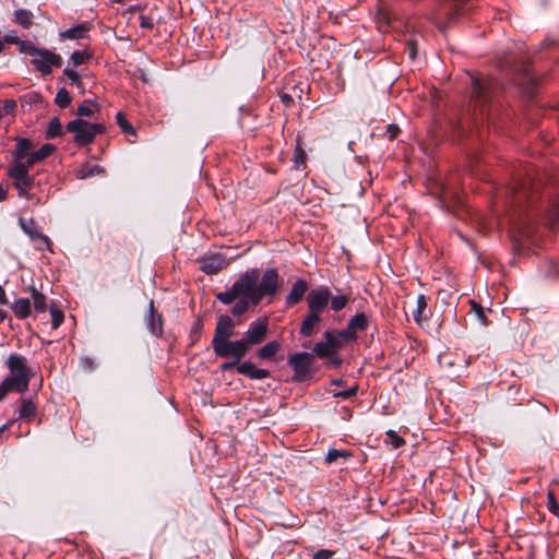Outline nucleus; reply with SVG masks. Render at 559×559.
I'll use <instances>...</instances> for the list:
<instances>
[{
	"instance_id": "nucleus-20",
	"label": "nucleus",
	"mask_w": 559,
	"mask_h": 559,
	"mask_svg": "<svg viewBox=\"0 0 559 559\" xmlns=\"http://www.w3.org/2000/svg\"><path fill=\"white\" fill-rule=\"evenodd\" d=\"M100 107L97 102L85 99L76 109V115L80 117H91L99 111Z\"/></svg>"
},
{
	"instance_id": "nucleus-34",
	"label": "nucleus",
	"mask_w": 559,
	"mask_h": 559,
	"mask_svg": "<svg viewBox=\"0 0 559 559\" xmlns=\"http://www.w3.org/2000/svg\"><path fill=\"white\" fill-rule=\"evenodd\" d=\"M56 103L61 108H67L71 104V95L66 88H60L56 95Z\"/></svg>"
},
{
	"instance_id": "nucleus-62",
	"label": "nucleus",
	"mask_w": 559,
	"mask_h": 559,
	"mask_svg": "<svg viewBox=\"0 0 559 559\" xmlns=\"http://www.w3.org/2000/svg\"><path fill=\"white\" fill-rule=\"evenodd\" d=\"M7 198V191L0 186V201Z\"/></svg>"
},
{
	"instance_id": "nucleus-10",
	"label": "nucleus",
	"mask_w": 559,
	"mask_h": 559,
	"mask_svg": "<svg viewBox=\"0 0 559 559\" xmlns=\"http://www.w3.org/2000/svg\"><path fill=\"white\" fill-rule=\"evenodd\" d=\"M234 322L233 320L227 316L219 317L215 334L212 340V346L215 347L224 342L229 341V338L234 335Z\"/></svg>"
},
{
	"instance_id": "nucleus-26",
	"label": "nucleus",
	"mask_w": 559,
	"mask_h": 559,
	"mask_svg": "<svg viewBox=\"0 0 559 559\" xmlns=\"http://www.w3.org/2000/svg\"><path fill=\"white\" fill-rule=\"evenodd\" d=\"M33 185H34V178L14 180V187L19 191V195L21 198H26V199L31 198L28 191L33 187Z\"/></svg>"
},
{
	"instance_id": "nucleus-18",
	"label": "nucleus",
	"mask_w": 559,
	"mask_h": 559,
	"mask_svg": "<svg viewBox=\"0 0 559 559\" xmlns=\"http://www.w3.org/2000/svg\"><path fill=\"white\" fill-rule=\"evenodd\" d=\"M31 309H32L31 301L25 298H20L17 300H15V302L12 306V310H13L14 314L20 319L27 318L31 313Z\"/></svg>"
},
{
	"instance_id": "nucleus-49",
	"label": "nucleus",
	"mask_w": 559,
	"mask_h": 559,
	"mask_svg": "<svg viewBox=\"0 0 559 559\" xmlns=\"http://www.w3.org/2000/svg\"><path fill=\"white\" fill-rule=\"evenodd\" d=\"M336 335L340 336L341 342H343V341L348 342V341L356 340V334L352 330H349L348 326H346V329H344L343 331L337 332Z\"/></svg>"
},
{
	"instance_id": "nucleus-44",
	"label": "nucleus",
	"mask_w": 559,
	"mask_h": 559,
	"mask_svg": "<svg viewBox=\"0 0 559 559\" xmlns=\"http://www.w3.org/2000/svg\"><path fill=\"white\" fill-rule=\"evenodd\" d=\"M64 74L68 76V79L71 81L73 85H75L78 88L83 90V83L78 72L67 68L64 69Z\"/></svg>"
},
{
	"instance_id": "nucleus-37",
	"label": "nucleus",
	"mask_w": 559,
	"mask_h": 559,
	"mask_svg": "<svg viewBox=\"0 0 559 559\" xmlns=\"http://www.w3.org/2000/svg\"><path fill=\"white\" fill-rule=\"evenodd\" d=\"M50 316H51V326L52 329H58L61 323L63 322V313L61 310L55 308V307H51L50 308Z\"/></svg>"
},
{
	"instance_id": "nucleus-25",
	"label": "nucleus",
	"mask_w": 559,
	"mask_h": 559,
	"mask_svg": "<svg viewBox=\"0 0 559 559\" xmlns=\"http://www.w3.org/2000/svg\"><path fill=\"white\" fill-rule=\"evenodd\" d=\"M32 144L27 139H19L16 143V148L14 151L15 159H26L31 154L28 151L31 150Z\"/></svg>"
},
{
	"instance_id": "nucleus-50",
	"label": "nucleus",
	"mask_w": 559,
	"mask_h": 559,
	"mask_svg": "<svg viewBox=\"0 0 559 559\" xmlns=\"http://www.w3.org/2000/svg\"><path fill=\"white\" fill-rule=\"evenodd\" d=\"M20 51L23 53H28L31 56L34 55V52L38 49L36 48L32 43L29 41H20Z\"/></svg>"
},
{
	"instance_id": "nucleus-12",
	"label": "nucleus",
	"mask_w": 559,
	"mask_h": 559,
	"mask_svg": "<svg viewBox=\"0 0 559 559\" xmlns=\"http://www.w3.org/2000/svg\"><path fill=\"white\" fill-rule=\"evenodd\" d=\"M19 224L22 230L33 240V241H43V245L47 248L50 246L49 238L41 234L33 219L25 221L24 218L19 219Z\"/></svg>"
},
{
	"instance_id": "nucleus-42",
	"label": "nucleus",
	"mask_w": 559,
	"mask_h": 559,
	"mask_svg": "<svg viewBox=\"0 0 559 559\" xmlns=\"http://www.w3.org/2000/svg\"><path fill=\"white\" fill-rule=\"evenodd\" d=\"M347 297L346 296H334L332 299H331V307L334 311H340L342 310L343 308H345L346 304H347Z\"/></svg>"
},
{
	"instance_id": "nucleus-51",
	"label": "nucleus",
	"mask_w": 559,
	"mask_h": 559,
	"mask_svg": "<svg viewBox=\"0 0 559 559\" xmlns=\"http://www.w3.org/2000/svg\"><path fill=\"white\" fill-rule=\"evenodd\" d=\"M305 159H306L305 152L300 147H297L295 150V156H294L296 166L299 167L300 165H302L305 163Z\"/></svg>"
},
{
	"instance_id": "nucleus-40",
	"label": "nucleus",
	"mask_w": 559,
	"mask_h": 559,
	"mask_svg": "<svg viewBox=\"0 0 559 559\" xmlns=\"http://www.w3.org/2000/svg\"><path fill=\"white\" fill-rule=\"evenodd\" d=\"M249 301L250 300L247 298H243V299H240L239 301H237L231 309L233 314L240 316L243 312H246L249 308Z\"/></svg>"
},
{
	"instance_id": "nucleus-2",
	"label": "nucleus",
	"mask_w": 559,
	"mask_h": 559,
	"mask_svg": "<svg viewBox=\"0 0 559 559\" xmlns=\"http://www.w3.org/2000/svg\"><path fill=\"white\" fill-rule=\"evenodd\" d=\"M260 280V272L257 269L246 271L234 283L235 290L238 292L239 297L249 299L253 306H257L259 300L258 283Z\"/></svg>"
},
{
	"instance_id": "nucleus-58",
	"label": "nucleus",
	"mask_w": 559,
	"mask_h": 559,
	"mask_svg": "<svg viewBox=\"0 0 559 559\" xmlns=\"http://www.w3.org/2000/svg\"><path fill=\"white\" fill-rule=\"evenodd\" d=\"M141 26L142 27H152L153 24H152V22H151V20L148 17L142 16L141 17Z\"/></svg>"
},
{
	"instance_id": "nucleus-27",
	"label": "nucleus",
	"mask_w": 559,
	"mask_h": 559,
	"mask_svg": "<svg viewBox=\"0 0 559 559\" xmlns=\"http://www.w3.org/2000/svg\"><path fill=\"white\" fill-rule=\"evenodd\" d=\"M29 289L35 310L38 312H45L47 309L46 297L33 286H31Z\"/></svg>"
},
{
	"instance_id": "nucleus-11",
	"label": "nucleus",
	"mask_w": 559,
	"mask_h": 559,
	"mask_svg": "<svg viewBox=\"0 0 559 559\" xmlns=\"http://www.w3.org/2000/svg\"><path fill=\"white\" fill-rule=\"evenodd\" d=\"M227 266V260L221 254H212L201 260V269L206 274H215Z\"/></svg>"
},
{
	"instance_id": "nucleus-48",
	"label": "nucleus",
	"mask_w": 559,
	"mask_h": 559,
	"mask_svg": "<svg viewBox=\"0 0 559 559\" xmlns=\"http://www.w3.org/2000/svg\"><path fill=\"white\" fill-rule=\"evenodd\" d=\"M87 58H88V56L85 52L79 51V50H75L71 55V60L74 66L83 64Z\"/></svg>"
},
{
	"instance_id": "nucleus-47",
	"label": "nucleus",
	"mask_w": 559,
	"mask_h": 559,
	"mask_svg": "<svg viewBox=\"0 0 559 559\" xmlns=\"http://www.w3.org/2000/svg\"><path fill=\"white\" fill-rule=\"evenodd\" d=\"M15 107L16 103L13 99L4 100L3 105L0 107L2 117L12 114Z\"/></svg>"
},
{
	"instance_id": "nucleus-16",
	"label": "nucleus",
	"mask_w": 559,
	"mask_h": 559,
	"mask_svg": "<svg viewBox=\"0 0 559 559\" xmlns=\"http://www.w3.org/2000/svg\"><path fill=\"white\" fill-rule=\"evenodd\" d=\"M146 325L148 331L153 335H160L163 328H162V317L160 314L156 313L154 310V301H150V313L146 319Z\"/></svg>"
},
{
	"instance_id": "nucleus-53",
	"label": "nucleus",
	"mask_w": 559,
	"mask_h": 559,
	"mask_svg": "<svg viewBox=\"0 0 559 559\" xmlns=\"http://www.w3.org/2000/svg\"><path fill=\"white\" fill-rule=\"evenodd\" d=\"M3 41L4 44H19L20 40H19V37L16 35L15 32H10L9 34H7L4 37H3Z\"/></svg>"
},
{
	"instance_id": "nucleus-46",
	"label": "nucleus",
	"mask_w": 559,
	"mask_h": 559,
	"mask_svg": "<svg viewBox=\"0 0 559 559\" xmlns=\"http://www.w3.org/2000/svg\"><path fill=\"white\" fill-rule=\"evenodd\" d=\"M357 390H358V386L354 385L344 391H335L333 393V395L335 397H342L343 400H347V399H350L352 396H354L357 393Z\"/></svg>"
},
{
	"instance_id": "nucleus-56",
	"label": "nucleus",
	"mask_w": 559,
	"mask_h": 559,
	"mask_svg": "<svg viewBox=\"0 0 559 559\" xmlns=\"http://www.w3.org/2000/svg\"><path fill=\"white\" fill-rule=\"evenodd\" d=\"M13 391L8 382L2 381L0 384V401L9 393Z\"/></svg>"
},
{
	"instance_id": "nucleus-14",
	"label": "nucleus",
	"mask_w": 559,
	"mask_h": 559,
	"mask_svg": "<svg viewBox=\"0 0 559 559\" xmlns=\"http://www.w3.org/2000/svg\"><path fill=\"white\" fill-rule=\"evenodd\" d=\"M32 165H28V162L24 159H15L13 164L9 167V176L14 179H31L32 177L28 175V168Z\"/></svg>"
},
{
	"instance_id": "nucleus-33",
	"label": "nucleus",
	"mask_w": 559,
	"mask_h": 559,
	"mask_svg": "<svg viewBox=\"0 0 559 559\" xmlns=\"http://www.w3.org/2000/svg\"><path fill=\"white\" fill-rule=\"evenodd\" d=\"M324 337L329 343V346L332 348L334 353H336L342 347V342L340 341V336L336 335L335 332L326 331L324 333Z\"/></svg>"
},
{
	"instance_id": "nucleus-43",
	"label": "nucleus",
	"mask_w": 559,
	"mask_h": 559,
	"mask_svg": "<svg viewBox=\"0 0 559 559\" xmlns=\"http://www.w3.org/2000/svg\"><path fill=\"white\" fill-rule=\"evenodd\" d=\"M386 436L389 438L391 445L394 449H399L405 443V441L394 430H389L386 432Z\"/></svg>"
},
{
	"instance_id": "nucleus-5",
	"label": "nucleus",
	"mask_w": 559,
	"mask_h": 559,
	"mask_svg": "<svg viewBox=\"0 0 559 559\" xmlns=\"http://www.w3.org/2000/svg\"><path fill=\"white\" fill-rule=\"evenodd\" d=\"M213 349L216 356L218 357L233 358L238 361H241V359L247 355L250 348L248 347L243 338H241L237 341L224 342L213 347Z\"/></svg>"
},
{
	"instance_id": "nucleus-32",
	"label": "nucleus",
	"mask_w": 559,
	"mask_h": 559,
	"mask_svg": "<svg viewBox=\"0 0 559 559\" xmlns=\"http://www.w3.org/2000/svg\"><path fill=\"white\" fill-rule=\"evenodd\" d=\"M217 299L221 300L225 305H229L234 302L238 297V292L235 290V286L233 285L229 290L217 294Z\"/></svg>"
},
{
	"instance_id": "nucleus-38",
	"label": "nucleus",
	"mask_w": 559,
	"mask_h": 559,
	"mask_svg": "<svg viewBox=\"0 0 559 559\" xmlns=\"http://www.w3.org/2000/svg\"><path fill=\"white\" fill-rule=\"evenodd\" d=\"M546 507L549 510V512L559 516V506L552 491H548L547 493Z\"/></svg>"
},
{
	"instance_id": "nucleus-17",
	"label": "nucleus",
	"mask_w": 559,
	"mask_h": 559,
	"mask_svg": "<svg viewBox=\"0 0 559 559\" xmlns=\"http://www.w3.org/2000/svg\"><path fill=\"white\" fill-rule=\"evenodd\" d=\"M320 320V316L308 313V316L301 322L300 333L304 336H311L314 333V328L318 325Z\"/></svg>"
},
{
	"instance_id": "nucleus-35",
	"label": "nucleus",
	"mask_w": 559,
	"mask_h": 559,
	"mask_svg": "<svg viewBox=\"0 0 559 559\" xmlns=\"http://www.w3.org/2000/svg\"><path fill=\"white\" fill-rule=\"evenodd\" d=\"M116 119H117V123L119 124V127L121 128V130L124 132V133H129V134H135V130L134 128L131 126V123L126 119L124 115L122 112H118L117 116H116Z\"/></svg>"
},
{
	"instance_id": "nucleus-31",
	"label": "nucleus",
	"mask_w": 559,
	"mask_h": 559,
	"mask_svg": "<svg viewBox=\"0 0 559 559\" xmlns=\"http://www.w3.org/2000/svg\"><path fill=\"white\" fill-rule=\"evenodd\" d=\"M102 173V169L99 166H82L78 171H76V177L79 179H85V178H88V177H92L94 175H97V174H100Z\"/></svg>"
},
{
	"instance_id": "nucleus-4",
	"label": "nucleus",
	"mask_w": 559,
	"mask_h": 559,
	"mask_svg": "<svg viewBox=\"0 0 559 559\" xmlns=\"http://www.w3.org/2000/svg\"><path fill=\"white\" fill-rule=\"evenodd\" d=\"M32 64L43 74H50L52 68L61 67L62 59L59 55L47 49H37L32 56Z\"/></svg>"
},
{
	"instance_id": "nucleus-28",
	"label": "nucleus",
	"mask_w": 559,
	"mask_h": 559,
	"mask_svg": "<svg viewBox=\"0 0 559 559\" xmlns=\"http://www.w3.org/2000/svg\"><path fill=\"white\" fill-rule=\"evenodd\" d=\"M32 17H33L32 12L24 10V9H19L14 12L15 22L17 24L22 25L24 28L29 27Z\"/></svg>"
},
{
	"instance_id": "nucleus-45",
	"label": "nucleus",
	"mask_w": 559,
	"mask_h": 559,
	"mask_svg": "<svg viewBox=\"0 0 559 559\" xmlns=\"http://www.w3.org/2000/svg\"><path fill=\"white\" fill-rule=\"evenodd\" d=\"M549 224L552 228L559 226V202L549 212Z\"/></svg>"
},
{
	"instance_id": "nucleus-36",
	"label": "nucleus",
	"mask_w": 559,
	"mask_h": 559,
	"mask_svg": "<svg viewBox=\"0 0 559 559\" xmlns=\"http://www.w3.org/2000/svg\"><path fill=\"white\" fill-rule=\"evenodd\" d=\"M61 129L62 126L60 120L58 118H53L49 122L47 134L49 138H56L61 133Z\"/></svg>"
},
{
	"instance_id": "nucleus-3",
	"label": "nucleus",
	"mask_w": 559,
	"mask_h": 559,
	"mask_svg": "<svg viewBox=\"0 0 559 559\" xmlns=\"http://www.w3.org/2000/svg\"><path fill=\"white\" fill-rule=\"evenodd\" d=\"M67 130L74 133V141L80 145H86L94 141L95 136L104 132L100 123H88L82 119H75L67 124Z\"/></svg>"
},
{
	"instance_id": "nucleus-29",
	"label": "nucleus",
	"mask_w": 559,
	"mask_h": 559,
	"mask_svg": "<svg viewBox=\"0 0 559 559\" xmlns=\"http://www.w3.org/2000/svg\"><path fill=\"white\" fill-rule=\"evenodd\" d=\"M85 32L86 27L84 25H78L75 27L61 32L60 36L64 39H79L83 37Z\"/></svg>"
},
{
	"instance_id": "nucleus-55",
	"label": "nucleus",
	"mask_w": 559,
	"mask_h": 559,
	"mask_svg": "<svg viewBox=\"0 0 559 559\" xmlns=\"http://www.w3.org/2000/svg\"><path fill=\"white\" fill-rule=\"evenodd\" d=\"M241 364L240 361L234 359L233 361H226L224 364L221 365V370L222 371H227L234 367H238V365Z\"/></svg>"
},
{
	"instance_id": "nucleus-7",
	"label": "nucleus",
	"mask_w": 559,
	"mask_h": 559,
	"mask_svg": "<svg viewBox=\"0 0 559 559\" xmlns=\"http://www.w3.org/2000/svg\"><path fill=\"white\" fill-rule=\"evenodd\" d=\"M288 364L295 372V379L304 380L310 374L312 356L306 352L297 353L288 358Z\"/></svg>"
},
{
	"instance_id": "nucleus-30",
	"label": "nucleus",
	"mask_w": 559,
	"mask_h": 559,
	"mask_svg": "<svg viewBox=\"0 0 559 559\" xmlns=\"http://www.w3.org/2000/svg\"><path fill=\"white\" fill-rule=\"evenodd\" d=\"M313 353L321 358L331 357L335 354L329 346L326 340L324 342L317 343L313 347Z\"/></svg>"
},
{
	"instance_id": "nucleus-59",
	"label": "nucleus",
	"mask_w": 559,
	"mask_h": 559,
	"mask_svg": "<svg viewBox=\"0 0 559 559\" xmlns=\"http://www.w3.org/2000/svg\"><path fill=\"white\" fill-rule=\"evenodd\" d=\"M0 304L1 305H7L8 304L5 292H4V289L2 287H0Z\"/></svg>"
},
{
	"instance_id": "nucleus-23",
	"label": "nucleus",
	"mask_w": 559,
	"mask_h": 559,
	"mask_svg": "<svg viewBox=\"0 0 559 559\" xmlns=\"http://www.w3.org/2000/svg\"><path fill=\"white\" fill-rule=\"evenodd\" d=\"M427 306L428 302L425 295H418L416 299V308L413 310V317L417 323H421V321L426 319L425 311L427 309Z\"/></svg>"
},
{
	"instance_id": "nucleus-15",
	"label": "nucleus",
	"mask_w": 559,
	"mask_h": 559,
	"mask_svg": "<svg viewBox=\"0 0 559 559\" xmlns=\"http://www.w3.org/2000/svg\"><path fill=\"white\" fill-rule=\"evenodd\" d=\"M308 289V284L304 280H298L295 282V284L292 287L290 293L288 294L286 298V304L288 307H292L299 302L301 298L304 297L305 293Z\"/></svg>"
},
{
	"instance_id": "nucleus-1",
	"label": "nucleus",
	"mask_w": 559,
	"mask_h": 559,
	"mask_svg": "<svg viewBox=\"0 0 559 559\" xmlns=\"http://www.w3.org/2000/svg\"><path fill=\"white\" fill-rule=\"evenodd\" d=\"M7 367L11 376L7 377L3 381L8 382L10 388L15 392H26L32 377V371L27 366L26 358L20 354H11L7 359Z\"/></svg>"
},
{
	"instance_id": "nucleus-19",
	"label": "nucleus",
	"mask_w": 559,
	"mask_h": 559,
	"mask_svg": "<svg viewBox=\"0 0 559 559\" xmlns=\"http://www.w3.org/2000/svg\"><path fill=\"white\" fill-rule=\"evenodd\" d=\"M36 414V406L31 399H22L19 409V419L29 420Z\"/></svg>"
},
{
	"instance_id": "nucleus-9",
	"label": "nucleus",
	"mask_w": 559,
	"mask_h": 559,
	"mask_svg": "<svg viewBox=\"0 0 559 559\" xmlns=\"http://www.w3.org/2000/svg\"><path fill=\"white\" fill-rule=\"evenodd\" d=\"M331 295L328 288L311 290L307 296L309 313L320 316L321 311L328 306Z\"/></svg>"
},
{
	"instance_id": "nucleus-60",
	"label": "nucleus",
	"mask_w": 559,
	"mask_h": 559,
	"mask_svg": "<svg viewBox=\"0 0 559 559\" xmlns=\"http://www.w3.org/2000/svg\"><path fill=\"white\" fill-rule=\"evenodd\" d=\"M34 242H35V246H36L37 249H39V250L47 249V247H45L43 245V241H34ZM48 250H50V247L48 248Z\"/></svg>"
},
{
	"instance_id": "nucleus-57",
	"label": "nucleus",
	"mask_w": 559,
	"mask_h": 559,
	"mask_svg": "<svg viewBox=\"0 0 559 559\" xmlns=\"http://www.w3.org/2000/svg\"><path fill=\"white\" fill-rule=\"evenodd\" d=\"M399 131H400L399 127H396L394 124L389 126L388 131H386L389 139L390 140L395 139Z\"/></svg>"
},
{
	"instance_id": "nucleus-52",
	"label": "nucleus",
	"mask_w": 559,
	"mask_h": 559,
	"mask_svg": "<svg viewBox=\"0 0 559 559\" xmlns=\"http://www.w3.org/2000/svg\"><path fill=\"white\" fill-rule=\"evenodd\" d=\"M333 552L328 549H321L313 555V559H331Z\"/></svg>"
},
{
	"instance_id": "nucleus-39",
	"label": "nucleus",
	"mask_w": 559,
	"mask_h": 559,
	"mask_svg": "<svg viewBox=\"0 0 559 559\" xmlns=\"http://www.w3.org/2000/svg\"><path fill=\"white\" fill-rule=\"evenodd\" d=\"M347 456H349V454L346 451L331 449V450H329V452L325 456V461L328 463H333V462H336L340 457H347Z\"/></svg>"
},
{
	"instance_id": "nucleus-61",
	"label": "nucleus",
	"mask_w": 559,
	"mask_h": 559,
	"mask_svg": "<svg viewBox=\"0 0 559 559\" xmlns=\"http://www.w3.org/2000/svg\"><path fill=\"white\" fill-rule=\"evenodd\" d=\"M330 364L333 365L334 367H338L341 365V359L338 358H332L330 360Z\"/></svg>"
},
{
	"instance_id": "nucleus-41",
	"label": "nucleus",
	"mask_w": 559,
	"mask_h": 559,
	"mask_svg": "<svg viewBox=\"0 0 559 559\" xmlns=\"http://www.w3.org/2000/svg\"><path fill=\"white\" fill-rule=\"evenodd\" d=\"M472 310L483 325H487V318L484 308L475 301L471 302Z\"/></svg>"
},
{
	"instance_id": "nucleus-54",
	"label": "nucleus",
	"mask_w": 559,
	"mask_h": 559,
	"mask_svg": "<svg viewBox=\"0 0 559 559\" xmlns=\"http://www.w3.org/2000/svg\"><path fill=\"white\" fill-rule=\"evenodd\" d=\"M407 53H408V57L414 60L416 58V55H417V47L416 45L413 43V41H409L407 44Z\"/></svg>"
},
{
	"instance_id": "nucleus-63",
	"label": "nucleus",
	"mask_w": 559,
	"mask_h": 559,
	"mask_svg": "<svg viewBox=\"0 0 559 559\" xmlns=\"http://www.w3.org/2000/svg\"><path fill=\"white\" fill-rule=\"evenodd\" d=\"M5 319V312L0 309V323Z\"/></svg>"
},
{
	"instance_id": "nucleus-6",
	"label": "nucleus",
	"mask_w": 559,
	"mask_h": 559,
	"mask_svg": "<svg viewBox=\"0 0 559 559\" xmlns=\"http://www.w3.org/2000/svg\"><path fill=\"white\" fill-rule=\"evenodd\" d=\"M269 331V321L265 318L257 319L255 321L251 322L247 332L243 335V341L250 348L251 346L261 344Z\"/></svg>"
},
{
	"instance_id": "nucleus-8",
	"label": "nucleus",
	"mask_w": 559,
	"mask_h": 559,
	"mask_svg": "<svg viewBox=\"0 0 559 559\" xmlns=\"http://www.w3.org/2000/svg\"><path fill=\"white\" fill-rule=\"evenodd\" d=\"M278 287V273L275 269H267L261 278L260 284L258 283L259 300L264 296L273 297Z\"/></svg>"
},
{
	"instance_id": "nucleus-22",
	"label": "nucleus",
	"mask_w": 559,
	"mask_h": 559,
	"mask_svg": "<svg viewBox=\"0 0 559 559\" xmlns=\"http://www.w3.org/2000/svg\"><path fill=\"white\" fill-rule=\"evenodd\" d=\"M280 347H281V345L278 342H276V341L269 342L257 352V356H258V358H260L262 360L271 359L280 350Z\"/></svg>"
},
{
	"instance_id": "nucleus-64",
	"label": "nucleus",
	"mask_w": 559,
	"mask_h": 559,
	"mask_svg": "<svg viewBox=\"0 0 559 559\" xmlns=\"http://www.w3.org/2000/svg\"><path fill=\"white\" fill-rule=\"evenodd\" d=\"M4 49V41L3 39H0V53L3 51Z\"/></svg>"
},
{
	"instance_id": "nucleus-13",
	"label": "nucleus",
	"mask_w": 559,
	"mask_h": 559,
	"mask_svg": "<svg viewBox=\"0 0 559 559\" xmlns=\"http://www.w3.org/2000/svg\"><path fill=\"white\" fill-rule=\"evenodd\" d=\"M238 373L246 376L250 379L254 380H261L265 379L270 376V371L262 368H257L252 362L250 361H243L238 365L237 367Z\"/></svg>"
},
{
	"instance_id": "nucleus-21",
	"label": "nucleus",
	"mask_w": 559,
	"mask_h": 559,
	"mask_svg": "<svg viewBox=\"0 0 559 559\" xmlns=\"http://www.w3.org/2000/svg\"><path fill=\"white\" fill-rule=\"evenodd\" d=\"M53 151V146L51 144H45L43 145L38 151L33 152L28 155L27 162L28 165H35L36 163H39L44 160L46 157H48Z\"/></svg>"
},
{
	"instance_id": "nucleus-24",
	"label": "nucleus",
	"mask_w": 559,
	"mask_h": 559,
	"mask_svg": "<svg viewBox=\"0 0 559 559\" xmlns=\"http://www.w3.org/2000/svg\"><path fill=\"white\" fill-rule=\"evenodd\" d=\"M349 330H352L355 334L357 331H365L368 326V318L365 313H357L354 318H352L347 324Z\"/></svg>"
}]
</instances>
